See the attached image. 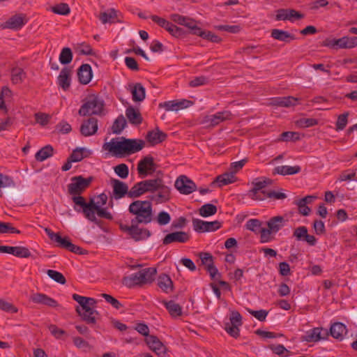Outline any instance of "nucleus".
<instances>
[{
    "instance_id": "1",
    "label": "nucleus",
    "mask_w": 357,
    "mask_h": 357,
    "mask_svg": "<svg viewBox=\"0 0 357 357\" xmlns=\"http://www.w3.org/2000/svg\"><path fill=\"white\" fill-rule=\"evenodd\" d=\"M73 201L76 206L81 208L84 217L91 222H96V215L107 220L112 219V214L105 208H102L107 201V196L105 193L99 195L96 202L91 199L87 203L82 196L74 197Z\"/></svg>"
},
{
    "instance_id": "2",
    "label": "nucleus",
    "mask_w": 357,
    "mask_h": 357,
    "mask_svg": "<svg viewBox=\"0 0 357 357\" xmlns=\"http://www.w3.org/2000/svg\"><path fill=\"white\" fill-rule=\"evenodd\" d=\"M144 146V142L141 139L117 137L105 142L102 149L115 157L121 158L141 151Z\"/></svg>"
},
{
    "instance_id": "3",
    "label": "nucleus",
    "mask_w": 357,
    "mask_h": 357,
    "mask_svg": "<svg viewBox=\"0 0 357 357\" xmlns=\"http://www.w3.org/2000/svg\"><path fill=\"white\" fill-rule=\"evenodd\" d=\"M73 298L77 302L80 307L76 308V311L82 319L87 324H94L98 312L94 309L96 301L94 298L85 297L77 294H73Z\"/></svg>"
},
{
    "instance_id": "4",
    "label": "nucleus",
    "mask_w": 357,
    "mask_h": 357,
    "mask_svg": "<svg viewBox=\"0 0 357 357\" xmlns=\"http://www.w3.org/2000/svg\"><path fill=\"white\" fill-rule=\"evenodd\" d=\"M129 212L135 215L137 223L148 224L153 218L152 204L150 200H137L129 206Z\"/></svg>"
},
{
    "instance_id": "5",
    "label": "nucleus",
    "mask_w": 357,
    "mask_h": 357,
    "mask_svg": "<svg viewBox=\"0 0 357 357\" xmlns=\"http://www.w3.org/2000/svg\"><path fill=\"white\" fill-rule=\"evenodd\" d=\"M104 107V102L98 96H90L79 109L81 116L99 115Z\"/></svg>"
},
{
    "instance_id": "6",
    "label": "nucleus",
    "mask_w": 357,
    "mask_h": 357,
    "mask_svg": "<svg viewBox=\"0 0 357 357\" xmlns=\"http://www.w3.org/2000/svg\"><path fill=\"white\" fill-rule=\"evenodd\" d=\"M160 178L147 179L136 183L129 191L130 198H137L146 192L153 193L156 191Z\"/></svg>"
},
{
    "instance_id": "7",
    "label": "nucleus",
    "mask_w": 357,
    "mask_h": 357,
    "mask_svg": "<svg viewBox=\"0 0 357 357\" xmlns=\"http://www.w3.org/2000/svg\"><path fill=\"white\" fill-rule=\"evenodd\" d=\"M91 178H84L82 176H75L71 178V183L68 185V190L70 195L74 197L80 196L89 185Z\"/></svg>"
},
{
    "instance_id": "8",
    "label": "nucleus",
    "mask_w": 357,
    "mask_h": 357,
    "mask_svg": "<svg viewBox=\"0 0 357 357\" xmlns=\"http://www.w3.org/2000/svg\"><path fill=\"white\" fill-rule=\"evenodd\" d=\"M150 201L156 204H162L168 202L171 199V189L164 184L162 179L160 178V183H158L156 191L149 197Z\"/></svg>"
},
{
    "instance_id": "9",
    "label": "nucleus",
    "mask_w": 357,
    "mask_h": 357,
    "mask_svg": "<svg viewBox=\"0 0 357 357\" xmlns=\"http://www.w3.org/2000/svg\"><path fill=\"white\" fill-rule=\"evenodd\" d=\"M231 116V112L229 111L217 112L214 114L204 116L201 123L206 126H215L226 120L230 119Z\"/></svg>"
},
{
    "instance_id": "10",
    "label": "nucleus",
    "mask_w": 357,
    "mask_h": 357,
    "mask_svg": "<svg viewBox=\"0 0 357 357\" xmlns=\"http://www.w3.org/2000/svg\"><path fill=\"white\" fill-rule=\"evenodd\" d=\"M174 185L178 192L183 195H189L197 189L196 184L185 175L178 176Z\"/></svg>"
},
{
    "instance_id": "11",
    "label": "nucleus",
    "mask_w": 357,
    "mask_h": 357,
    "mask_svg": "<svg viewBox=\"0 0 357 357\" xmlns=\"http://www.w3.org/2000/svg\"><path fill=\"white\" fill-rule=\"evenodd\" d=\"M192 225L194 229L200 233L212 232L221 227V223L218 221L207 222L199 219H193Z\"/></svg>"
},
{
    "instance_id": "12",
    "label": "nucleus",
    "mask_w": 357,
    "mask_h": 357,
    "mask_svg": "<svg viewBox=\"0 0 357 357\" xmlns=\"http://www.w3.org/2000/svg\"><path fill=\"white\" fill-rule=\"evenodd\" d=\"M137 172L141 178L151 175L155 172L153 158L151 156H146L139 160L137 165Z\"/></svg>"
},
{
    "instance_id": "13",
    "label": "nucleus",
    "mask_w": 357,
    "mask_h": 357,
    "mask_svg": "<svg viewBox=\"0 0 357 357\" xmlns=\"http://www.w3.org/2000/svg\"><path fill=\"white\" fill-rule=\"evenodd\" d=\"M192 105V102L185 99L166 101L160 103L159 107L164 108L167 112H178L185 109Z\"/></svg>"
},
{
    "instance_id": "14",
    "label": "nucleus",
    "mask_w": 357,
    "mask_h": 357,
    "mask_svg": "<svg viewBox=\"0 0 357 357\" xmlns=\"http://www.w3.org/2000/svg\"><path fill=\"white\" fill-rule=\"evenodd\" d=\"M327 45L337 46L340 49H351L357 47V36H343L338 39H333Z\"/></svg>"
},
{
    "instance_id": "15",
    "label": "nucleus",
    "mask_w": 357,
    "mask_h": 357,
    "mask_svg": "<svg viewBox=\"0 0 357 357\" xmlns=\"http://www.w3.org/2000/svg\"><path fill=\"white\" fill-rule=\"evenodd\" d=\"M0 253L10 254L20 258L34 257L33 253L26 247H0Z\"/></svg>"
},
{
    "instance_id": "16",
    "label": "nucleus",
    "mask_w": 357,
    "mask_h": 357,
    "mask_svg": "<svg viewBox=\"0 0 357 357\" xmlns=\"http://www.w3.org/2000/svg\"><path fill=\"white\" fill-rule=\"evenodd\" d=\"M145 342L149 349L155 353V354L158 356H164L166 354V347L156 336H148L146 337Z\"/></svg>"
},
{
    "instance_id": "17",
    "label": "nucleus",
    "mask_w": 357,
    "mask_h": 357,
    "mask_svg": "<svg viewBox=\"0 0 357 357\" xmlns=\"http://www.w3.org/2000/svg\"><path fill=\"white\" fill-rule=\"evenodd\" d=\"M126 89L132 94V99L134 102H142L145 99L146 90L140 83H130L127 85Z\"/></svg>"
},
{
    "instance_id": "18",
    "label": "nucleus",
    "mask_w": 357,
    "mask_h": 357,
    "mask_svg": "<svg viewBox=\"0 0 357 357\" xmlns=\"http://www.w3.org/2000/svg\"><path fill=\"white\" fill-rule=\"evenodd\" d=\"M111 183L113 188V197L116 199H119L128 195L129 197V191L128 185L118 179H112Z\"/></svg>"
},
{
    "instance_id": "19",
    "label": "nucleus",
    "mask_w": 357,
    "mask_h": 357,
    "mask_svg": "<svg viewBox=\"0 0 357 357\" xmlns=\"http://www.w3.org/2000/svg\"><path fill=\"white\" fill-rule=\"evenodd\" d=\"M304 17V15L294 9H280L277 11L275 19L277 20H289L294 22Z\"/></svg>"
},
{
    "instance_id": "20",
    "label": "nucleus",
    "mask_w": 357,
    "mask_h": 357,
    "mask_svg": "<svg viewBox=\"0 0 357 357\" xmlns=\"http://www.w3.org/2000/svg\"><path fill=\"white\" fill-rule=\"evenodd\" d=\"M190 236L184 231H176L168 234L163 239L164 244L185 243L188 241Z\"/></svg>"
},
{
    "instance_id": "21",
    "label": "nucleus",
    "mask_w": 357,
    "mask_h": 357,
    "mask_svg": "<svg viewBox=\"0 0 357 357\" xmlns=\"http://www.w3.org/2000/svg\"><path fill=\"white\" fill-rule=\"evenodd\" d=\"M98 120L96 118H89L84 121L80 127V132L85 137L95 135L98 130Z\"/></svg>"
},
{
    "instance_id": "22",
    "label": "nucleus",
    "mask_w": 357,
    "mask_h": 357,
    "mask_svg": "<svg viewBox=\"0 0 357 357\" xmlns=\"http://www.w3.org/2000/svg\"><path fill=\"white\" fill-rule=\"evenodd\" d=\"M30 300L34 303L42 304L49 307H54L58 305L57 302L54 299L41 293H35L31 294Z\"/></svg>"
},
{
    "instance_id": "23",
    "label": "nucleus",
    "mask_w": 357,
    "mask_h": 357,
    "mask_svg": "<svg viewBox=\"0 0 357 357\" xmlns=\"http://www.w3.org/2000/svg\"><path fill=\"white\" fill-rule=\"evenodd\" d=\"M77 76L79 81L81 84H89L93 77V73L91 66L86 63L82 64L78 69Z\"/></svg>"
},
{
    "instance_id": "24",
    "label": "nucleus",
    "mask_w": 357,
    "mask_h": 357,
    "mask_svg": "<svg viewBox=\"0 0 357 357\" xmlns=\"http://www.w3.org/2000/svg\"><path fill=\"white\" fill-rule=\"evenodd\" d=\"M126 116L130 123L132 125H139L142 123V116L139 110L132 106H130L126 109Z\"/></svg>"
},
{
    "instance_id": "25",
    "label": "nucleus",
    "mask_w": 357,
    "mask_h": 357,
    "mask_svg": "<svg viewBox=\"0 0 357 357\" xmlns=\"http://www.w3.org/2000/svg\"><path fill=\"white\" fill-rule=\"evenodd\" d=\"M166 138L167 135L158 128L149 131L146 137L147 141L153 145L162 142Z\"/></svg>"
},
{
    "instance_id": "26",
    "label": "nucleus",
    "mask_w": 357,
    "mask_h": 357,
    "mask_svg": "<svg viewBox=\"0 0 357 357\" xmlns=\"http://www.w3.org/2000/svg\"><path fill=\"white\" fill-rule=\"evenodd\" d=\"M25 23L26 19L23 15H15L6 22L4 27L11 29H19L22 27Z\"/></svg>"
},
{
    "instance_id": "27",
    "label": "nucleus",
    "mask_w": 357,
    "mask_h": 357,
    "mask_svg": "<svg viewBox=\"0 0 357 357\" xmlns=\"http://www.w3.org/2000/svg\"><path fill=\"white\" fill-rule=\"evenodd\" d=\"M99 19L102 24H112L120 22L119 13L114 8L108 9L107 10L100 13Z\"/></svg>"
},
{
    "instance_id": "28",
    "label": "nucleus",
    "mask_w": 357,
    "mask_h": 357,
    "mask_svg": "<svg viewBox=\"0 0 357 357\" xmlns=\"http://www.w3.org/2000/svg\"><path fill=\"white\" fill-rule=\"evenodd\" d=\"M330 332L333 337L342 340L347 334V330L344 324L336 322L331 326Z\"/></svg>"
},
{
    "instance_id": "29",
    "label": "nucleus",
    "mask_w": 357,
    "mask_h": 357,
    "mask_svg": "<svg viewBox=\"0 0 357 357\" xmlns=\"http://www.w3.org/2000/svg\"><path fill=\"white\" fill-rule=\"evenodd\" d=\"M271 37L274 39L284 43H290L296 39V36L288 31L274 29L271 31Z\"/></svg>"
},
{
    "instance_id": "30",
    "label": "nucleus",
    "mask_w": 357,
    "mask_h": 357,
    "mask_svg": "<svg viewBox=\"0 0 357 357\" xmlns=\"http://www.w3.org/2000/svg\"><path fill=\"white\" fill-rule=\"evenodd\" d=\"M46 234L50 240L59 245H74L68 239L67 236L62 237L59 233H54L51 229L46 228L45 229Z\"/></svg>"
},
{
    "instance_id": "31",
    "label": "nucleus",
    "mask_w": 357,
    "mask_h": 357,
    "mask_svg": "<svg viewBox=\"0 0 357 357\" xmlns=\"http://www.w3.org/2000/svg\"><path fill=\"white\" fill-rule=\"evenodd\" d=\"M236 180V178L234 172H227L218 176L215 180L213 182V184H216L218 187H222L235 182Z\"/></svg>"
},
{
    "instance_id": "32",
    "label": "nucleus",
    "mask_w": 357,
    "mask_h": 357,
    "mask_svg": "<svg viewBox=\"0 0 357 357\" xmlns=\"http://www.w3.org/2000/svg\"><path fill=\"white\" fill-rule=\"evenodd\" d=\"M286 220L284 217L277 215L272 217L266 222L267 227L271 228L272 231L278 233L285 225Z\"/></svg>"
},
{
    "instance_id": "33",
    "label": "nucleus",
    "mask_w": 357,
    "mask_h": 357,
    "mask_svg": "<svg viewBox=\"0 0 357 357\" xmlns=\"http://www.w3.org/2000/svg\"><path fill=\"white\" fill-rule=\"evenodd\" d=\"M297 98L292 96L278 97L271 100V104L279 107H289L297 104Z\"/></svg>"
},
{
    "instance_id": "34",
    "label": "nucleus",
    "mask_w": 357,
    "mask_h": 357,
    "mask_svg": "<svg viewBox=\"0 0 357 357\" xmlns=\"http://www.w3.org/2000/svg\"><path fill=\"white\" fill-rule=\"evenodd\" d=\"M139 280L142 284L151 282L156 274L155 268H146L137 272Z\"/></svg>"
},
{
    "instance_id": "35",
    "label": "nucleus",
    "mask_w": 357,
    "mask_h": 357,
    "mask_svg": "<svg viewBox=\"0 0 357 357\" xmlns=\"http://www.w3.org/2000/svg\"><path fill=\"white\" fill-rule=\"evenodd\" d=\"M158 285L165 293L168 294L173 291V282L170 277L166 274H162L159 276Z\"/></svg>"
},
{
    "instance_id": "36",
    "label": "nucleus",
    "mask_w": 357,
    "mask_h": 357,
    "mask_svg": "<svg viewBox=\"0 0 357 357\" xmlns=\"http://www.w3.org/2000/svg\"><path fill=\"white\" fill-rule=\"evenodd\" d=\"M70 70L68 68H64L60 72L58 77V84L63 89L67 90L70 86Z\"/></svg>"
},
{
    "instance_id": "37",
    "label": "nucleus",
    "mask_w": 357,
    "mask_h": 357,
    "mask_svg": "<svg viewBox=\"0 0 357 357\" xmlns=\"http://www.w3.org/2000/svg\"><path fill=\"white\" fill-rule=\"evenodd\" d=\"M322 328H314L305 333L304 335L302 336L301 339L303 341L307 342H316L322 339L321 335V332Z\"/></svg>"
},
{
    "instance_id": "38",
    "label": "nucleus",
    "mask_w": 357,
    "mask_h": 357,
    "mask_svg": "<svg viewBox=\"0 0 357 357\" xmlns=\"http://www.w3.org/2000/svg\"><path fill=\"white\" fill-rule=\"evenodd\" d=\"M92 154V151L86 148H77L75 149L69 158L73 162L81 161L83 158H86Z\"/></svg>"
},
{
    "instance_id": "39",
    "label": "nucleus",
    "mask_w": 357,
    "mask_h": 357,
    "mask_svg": "<svg viewBox=\"0 0 357 357\" xmlns=\"http://www.w3.org/2000/svg\"><path fill=\"white\" fill-rule=\"evenodd\" d=\"M301 172V167L299 166H288L282 165L276 167L274 169L273 174H278L280 175H293L298 174Z\"/></svg>"
},
{
    "instance_id": "40",
    "label": "nucleus",
    "mask_w": 357,
    "mask_h": 357,
    "mask_svg": "<svg viewBox=\"0 0 357 357\" xmlns=\"http://www.w3.org/2000/svg\"><path fill=\"white\" fill-rule=\"evenodd\" d=\"M164 305L172 317H177L182 314V307L175 301H165Z\"/></svg>"
},
{
    "instance_id": "41",
    "label": "nucleus",
    "mask_w": 357,
    "mask_h": 357,
    "mask_svg": "<svg viewBox=\"0 0 357 357\" xmlns=\"http://www.w3.org/2000/svg\"><path fill=\"white\" fill-rule=\"evenodd\" d=\"M259 234L260 236V242L261 243H269L275 238V236L276 233L272 231L271 228L267 227H261L259 231Z\"/></svg>"
},
{
    "instance_id": "42",
    "label": "nucleus",
    "mask_w": 357,
    "mask_h": 357,
    "mask_svg": "<svg viewBox=\"0 0 357 357\" xmlns=\"http://www.w3.org/2000/svg\"><path fill=\"white\" fill-rule=\"evenodd\" d=\"M54 152L53 148L50 146H45L40 149L35 155L36 160L39 162H43L48 158L52 156Z\"/></svg>"
},
{
    "instance_id": "43",
    "label": "nucleus",
    "mask_w": 357,
    "mask_h": 357,
    "mask_svg": "<svg viewBox=\"0 0 357 357\" xmlns=\"http://www.w3.org/2000/svg\"><path fill=\"white\" fill-rule=\"evenodd\" d=\"M122 281L123 284L129 288L142 284L137 272L124 277Z\"/></svg>"
},
{
    "instance_id": "44",
    "label": "nucleus",
    "mask_w": 357,
    "mask_h": 357,
    "mask_svg": "<svg viewBox=\"0 0 357 357\" xmlns=\"http://www.w3.org/2000/svg\"><path fill=\"white\" fill-rule=\"evenodd\" d=\"M127 122L126 118L123 115H120L114 121L112 130L114 133H120L126 126Z\"/></svg>"
},
{
    "instance_id": "45",
    "label": "nucleus",
    "mask_w": 357,
    "mask_h": 357,
    "mask_svg": "<svg viewBox=\"0 0 357 357\" xmlns=\"http://www.w3.org/2000/svg\"><path fill=\"white\" fill-rule=\"evenodd\" d=\"M24 71L20 68L13 69L11 72V80L13 84H17L23 82L25 78Z\"/></svg>"
},
{
    "instance_id": "46",
    "label": "nucleus",
    "mask_w": 357,
    "mask_h": 357,
    "mask_svg": "<svg viewBox=\"0 0 357 357\" xmlns=\"http://www.w3.org/2000/svg\"><path fill=\"white\" fill-rule=\"evenodd\" d=\"M136 230L131 231L130 236L136 241L147 238L150 236L149 230L139 228L135 225Z\"/></svg>"
},
{
    "instance_id": "47",
    "label": "nucleus",
    "mask_w": 357,
    "mask_h": 357,
    "mask_svg": "<svg viewBox=\"0 0 357 357\" xmlns=\"http://www.w3.org/2000/svg\"><path fill=\"white\" fill-rule=\"evenodd\" d=\"M199 211L201 216L208 217L216 213L217 207L212 204H206L199 208Z\"/></svg>"
},
{
    "instance_id": "48",
    "label": "nucleus",
    "mask_w": 357,
    "mask_h": 357,
    "mask_svg": "<svg viewBox=\"0 0 357 357\" xmlns=\"http://www.w3.org/2000/svg\"><path fill=\"white\" fill-rule=\"evenodd\" d=\"M73 60V53L69 47H64L62 49L59 55V61L61 64H68Z\"/></svg>"
},
{
    "instance_id": "49",
    "label": "nucleus",
    "mask_w": 357,
    "mask_h": 357,
    "mask_svg": "<svg viewBox=\"0 0 357 357\" xmlns=\"http://www.w3.org/2000/svg\"><path fill=\"white\" fill-rule=\"evenodd\" d=\"M51 10L54 13L61 15H67L70 12L69 6L63 3L53 6Z\"/></svg>"
},
{
    "instance_id": "50",
    "label": "nucleus",
    "mask_w": 357,
    "mask_h": 357,
    "mask_svg": "<svg viewBox=\"0 0 357 357\" xmlns=\"http://www.w3.org/2000/svg\"><path fill=\"white\" fill-rule=\"evenodd\" d=\"M349 112H345L338 116L336 123L335 130L337 131L342 130L345 128L348 123Z\"/></svg>"
},
{
    "instance_id": "51",
    "label": "nucleus",
    "mask_w": 357,
    "mask_h": 357,
    "mask_svg": "<svg viewBox=\"0 0 357 357\" xmlns=\"http://www.w3.org/2000/svg\"><path fill=\"white\" fill-rule=\"evenodd\" d=\"M268 182L266 180H260L255 179L252 182V188L249 191V192L257 193L259 190H264V188L267 186Z\"/></svg>"
},
{
    "instance_id": "52",
    "label": "nucleus",
    "mask_w": 357,
    "mask_h": 357,
    "mask_svg": "<svg viewBox=\"0 0 357 357\" xmlns=\"http://www.w3.org/2000/svg\"><path fill=\"white\" fill-rule=\"evenodd\" d=\"M301 138L300 134L296 132H284L280 135V140L284 142L297 141Z\"/></svg>"
},
{
    "instance_id": "53",
    "label": "nucleus",
    "mask_w": 357,
    "mask_h": 357,
    "mask_svg": "<svg viewBox=\"0 0 357 357\" xmlns=\"http://www.w3.org/2000/svg\"><path fill=\"white\" fill-rule=\"evenodd\" d=\"M14 185L15 182L10 176L0 173V189L1 188L13 187ZM2 192L0 190V197H2Z\"/></svg>"
},
{
    "instance_id": "54",
    "label": "nucleus",
    "mask_w": 357,
    "mask_h": 357,
    "mask_svg": "<svg viewBox=\"0 0 357 357\" xmlns=\"http://www.w3.org/2000/svg\"><path fill=\"white\" fill-rule=\"evenodd\" d=\"M48 276L55 282L64 284L66 282L65 277L62 273L54 270H48L47 271Z\"/></svg>"
},
{
    "instance_id": "55",
    "label": "nucleus",
    "mask_w": 357,
    "mask_h": 357,
    "mask_svg": "<svg viewBox=\"0 0 357 357\" xmlns=\"http://www.w3.org/2000/svg\"><path fill=\"white\" fill-rule=\"evenodd\" d=\"M0 310L12 314L17 313L18 312V309L15 305L1 298H0Z\"/></svg>"
},
{
    "instance_id": "56",
    "label": "nucleus",
    "mask_w": 357,
    "mask_h": 357,
    "mask_svg": "<svg viewBox=\"0 0 357 357\" xmlns=\"http://www.w3.org/2000/svg\"><path fill=\"white\" fill-rule=\"evenodd\" d=\"M268 192L269 190H266V189L264 188V190H259L256 194L253 192H248V196L254 200L262 201L269 198Z\"/></svg>"
},
{
    "instance_id": "57",
    "label": "nucleus",
    "mask_w": 357,
    "mask_h": 357,
    "mask_svg": "<svg viewBox=\"0 0 357 357\" xmlns=\"http://www.w3.org/2000/svg\"><path fill=\"white\" fill-rule=\"evenodd\" d=\"M114 172L121 178H126L129 174L128 167L126 164H120L114 167Z\"/></svg>"
},
{
    "instance_id": "58",
    "label": "nucleus",
    "mask_w": 357,
    "mask_h": 357,
    "mask_svg": "<svg viewBox=\"0 0 357 357\" xmlns=\"http://www.w3.org/2000/svg\"><path fill=\"white\" fill-rule=\"evenodd\" d=\"M246 227L250 231L259 233L261 229V222L257 219H250L247 222Z\"/></svg>"
},
{
    "instance_id": "59",
    "label": "nucleus",
    "mask_w": 357,
    "mask_h": 357,
    "mask_svg": "<svg viewBox=\"0 0 357 357\" xmlns=\"http://www.w3.org/2000/svg\"><path fill=\"white\" fill-rule=\"evenodd\" d=\"M306 199H301L296 202V205L298 208V211L303 215L307 216L310 214L311 209L305 204Z\"/></svg>"
},
{
    "instance_id": "60",
    "label": "nucleus",
    "mask_w": 357,
    "mask_h": 357,
    "mask_svg": "<svg viewBox=\"0 0 357 357\" xmlns=\"http://www.w3.org/2000/svg\"><path fill=\"white\" fill-rule=\"evenodd\" d=\"M248 311L250 314H252L253 317H255L257 320L260 321H265L268 314V312L265 310H253L248 309Z\"/></svg>"
},
{
    "instance_id": "61",
    "label": "nucleus",
    "mask_w": 357,
    "mask_h": 357,
    "mask_svg": "<svg viewBox=\"0 0 357 357\" xmlns=\"http://www.w3.org/2000/svg\"><path fill=\"white\" fill-rule=\"evenodd\" d=\"M172 36L179 38L182 36L184 33L182 29L176 26V25L173 24L172 22L169 23L168 25L167 29H166Z\"/></svg>"
},
{
    "instance_id": "62",
    "label": "nucleus",
    "mask_w": 357,
    "mask_h": 357,
    "mask_svg": "<svg viewBox=\"0 0 357 357\" xmlns=\"http://www.w3.org/2000/svg\"><path fill=\"white\" fill-rule=\"evenodd\" d=\"M102 298H105V300L109 304L112 305L113 307H114L116 310H119L123 307L122 304L115 298L109 294H102Z\"/></svg>"
},
{
    "instance_id": "63",
    "label": "nucleus",
    "mask_w": 357,
    "mask_h": 357,
    "mask_svg": "<svg viewBox=\"0 0 357 357\" xmlns=\"http://www.w3.org/2000/svg\"><path fill=\"white\" fill-rule=\"evenodd\" d=\"M229 320L230 322L229 324L231 325H234L239 327L242 325V317L241 314L237 311L231 312Z\"/></svg>"
},
{
    "instance_id": "64",
    "label": "nucleus",
    "mask_w": 357,
    "mask_h": 357,
    "mask_svg": "<svg viewBox=\"0 0 357 357\" xmlns=\"http://www.w3.org/2000/svg\"><path fill=\"white\" fill-rule=\"evenodd\" d=\"M171 217L167 212L161 211L157 217V222L160 225H166L170 222Z\"/></svg>"
}]
</instances>
